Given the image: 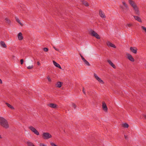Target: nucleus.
<instances>
[{"instance_id": "f257e3e1", "label": "nucleus", "mask_w": 146, "mask_h": 146, "mask_svg": "<svg viewBox=\"0 0 146 146\" xmlns=\"http://www.w3.org/2000/svg\"><path fill=\"white\" fill-rule=\"evenodd\" d=\"M0 125L6 129L9 127V125L7 121L2 117H0Z\"/></svg>"}, {"instance_id": "f03ea898", "label": "nucleus", "mask_w": 146, "mask_h": 146, "mask_svg": "<svg viewBox=\"0 0 146 146\" xmlns=\"http://www.w3.org/2000/svg\"><path fill=\"white\" fill-rule=\"evenodd\" d=\"M122 3L123 5H120V8L122 12H123V13H125L129 10L128 6L125 1H123Z\"/></svg>"}, {"instance_id": "7ed1b4c3", "label": "nucleus", "mask_w": 146, "mask_h": 146, "mask_svg": "<svg viewBox=\"0 0 146 146\" xmlns=\"http://www.w3.org/2000/svg\"><path fill=\"white\" fill-rule=\"evenodd\" d=\"M42 137L45 139H47L52 137V135L48 132H44L42 134Z\"/></svg>"}, {"instance_id": "20e7f679", "label": "nucleus", "mask_w": 146, "mask_h": 146, "mask_svg": "<svg viewBox=\"0 0 146 146\" xmlns=\"http://www.w3.org/2000/svg\"><path fill=\"white\" fill-rule=\"evenodd\" d=\"M90 35L92 36H94L98 39H100V36L94 31L91 30Z\"/></svg>"}, {"instance_id": "39448f33", "label": "nucleus", "mask_w": 146, "mask_h": 146, "mask_svg": "<svg viewBox=\"0 0 146 146\" xmlns=\"http://www.w3.org/2000/svg\"><path fill=\"white\" fill-rule=\"evenodd\" d=\"M29 129H30L32 132L37 135H39V133L37 130L34 127L32 126H29Z\"/></svg>"}, {"instance_id": "423d86ee", "label": "nucleus", "mask_w": 146, "mask_h": 146, "mask_svg": "<svg viewBox=\"0 0 146 146\" xmlns=\"http://www.w3.org/2000/svg\"><path fill=\"white\" fill-rule=\"evenodd\" d=\"M94 76L96 79L100 83L103 84L104 83V81L102 80L97 75L95 74H94Z\"/></svg>"}, {"instance_id": "0eeeda50", "label": "nucleus", "mask_w": 146, "mask_h": 146, "mask_svg": "<svg viewBox=\"0 0 146 146\" xmlns=\"http://www.w3.org/2000/svg\"><path fill=\"white\" fill-rule=\"evenodd\" d=\"M133 10L135 13V14L137 15H140V12L139 11V8L137 5L133 7Z\"/></svg>"}, {"instance_id": "6e6552de", "label": "nucleus", "mask_w": 146, "mask_h": 146, "mask_svg": "<svg viewBox=\"0 0 146 146\" xmlns=\"http://www.w3.org/2000/svg\"><path fill=\"white\" fill-rule=\"evenodd\" d=\"M99 15L102 18H105L106 16L104 12L101 9H100L99 11Z\"/></svg>"}, {"instance_id": "1a4fd4ad", "label": "nucleus", "mask_w": 146, "mask_h": 146, "mask_svg": "<svg viewBox=\"0 0 146 146\" xmlns=\"http://www.w3.org/2000/svg\"><path fill=\"white\" fill-rule=\"evenodd\" d=\"M127 56V58L131 62H134V59L133 57L131 55L127 53L126 54Z\"/></svg>"}, {"instance_id": "9d476101", "label": "nucleus", "mask_w": 146, "mask_h": 146, "mask_svg": "<svg viewBox=\"0 0 146 146\" xmlns=\"http://www.w3.org/2000/svg\"><path fill=\"white\" fill-rule=\"evenodd\" d=\"M106 44L109 47H112L115 48H116V46L110 42L108 41L106 42Z\"/></svg>"}, {"instance_id": "9b49d317", "label": "nucleus", "mask_w": 146, "mask_h": 146, "mask_svg": "<svg viewBox=\"0 0 146 146\" xmlns=\"http://www.w3.org/2000/svg\"><path fill=\"white\" fill-rule=\"evenodd\" d=\"M129 3L132 7L137 5L135 2L132 0H129Z\"/></svg>"}, {"instance_id": "f8f14e48", "label": "nucleus", "mask_w": 146, "mask_h": 146, "mask_svg": "<svg viewBox=\"0 0 146 146\" xmlns=\"http://www.w3.org/2000/svg\"><path fill=\"white\" fill-rule=\"evenodd\" d=\"M130 50L133 53L136 54L137 53V49L135 47H131L130 48Z\"/></svg>"}, {"instance_id": "ddd939ff", "label": "nucleus", "mask_w": 146, "mask_h": 146, "mask_svg": "<svg viewBox=\"0 0 146 146\" xmlns=\"http://www.w3.org/2000/svg\"><path fill=\"white\" fill-rule=\"evenodd\" d=\"M102 108L103 110L105 112H107L108 110V108L106 104L104 102H103L102 103Z\"/></svg>"}, {"instance_id": "4468645a", "label": "nucleus", "mask_w": 146, "mask_h": 146, "mask_svg": "<svg viewBox=\"0 0 146 146\" xmlns=\"http://www.w3.org/2000/svg\"><path fill=\"white\" fill-rule=\"evenodd\" d=\"M48 106L52 108H56L57 106V105L55 104H49L48 105Z\"/></svg>"}, {"instance_id": "2eb2a0df", "label": "nucleus", "mask_w": 146, "mask_h": 146, "mask_svg": "<svg viewBox=\"0 0 146 146\" xmlns=\"http://www.w3.org/2000/svg\"><path fill=\"white\" fill-rule=\"evenodd\" d=\"M108 62L109 63V64L114 68H115L116 66L115 65L112 63V62L109 60H107Z\"/></svg>"}, {"instance_id": "dca6fc26", "label": "nucleus", "mask_w": 146, "mask_h": 146, "mask_svg": "<svg viewBox=\"0 0 146 146\" xmlns=\"http://www.w3.org/2000/svg\"><path fill=\"white\" fill-rule=\"evenodd\" d=\"M133 17L135 20L140 23L142 22V21L141 19L139 17L136 16H133Z\"/></svg>"}, {"instance_id": "f3484780", "label": "nucleus", "mask_w": 146, "mask_h": 146, "mask_svg": "<svg viewBox=\"0 0 146 146\" xmlns=\"http://www.w3.org/2000/svg\"><path fill=\"white\" fill-rule=\"evenodd\" d=\"M5 22L7 24L10 25L11 24V22L10 20L7 18H5Z\"/></svg>"}, {"instance_id": "a211bd4d", "label": "nucleus", "mask_w": 146, "mask_h": 146, "mask_svg": "<svg viewBox=\"0 0 146 146\" xmlns=\"http://www.w3.org/2000/svg\"><path fill=\"white\" fill-rule=\"evenodd\" d=\"M53 64L54 66H55L56 67L59 68L60 69H61V67L60 66V65L58 63H57L55 61L53 60Z\"/></svg>"}, {"instance_id": "6ab92c4d", "label": "nucleus", "mask_w": 146, "mask_h": 146, "mask_svg": "<svg viewBox=\"0 0 146 146\" xmlns=\"http://www.w3.org/2000/svg\"><path fill=\"white\" fill-rule=\"evenodd\" d=\"M18 37L19 40H22L23 39V37L22 36V34L20 32L18 33Z\"/></svg>"}, {"instance_id": "aec40b11", "label": "nucleus", "mask_w": 146, "mask_h": 146, "mask_svg": "<svg viewBox=\"0 0 146 146\" xmlns=\"http://www.w3.org/2000/svg\"><path fill=\"white\" fill-rule=\"evenodd\" d=\"M0 44L2 47L4 48H6L7 47V46L5 42L4 41H1L0 42Z\"/></svg>"}, {"instance_id": "412c9836", "label": "nucleus", "mask_w": 146, "mask_h": 146, "mask_svg": "<svg viewBox=\"0 0 146 146\" xmlns=\"http://www.w3.org/2000/svg\"><path fill=\"white\" fill-rule=\"evenodd\" d=\"M15 19L16 21L21 26H23V25L21 22L20 20L17 17H15Z\"/></svg>"}, {"instance_id": "4be33fe9", "label": "nucleus", "mask_w": 146, "mask_h": 146, "mask_svg": "<svg viewBox=\"0 0 146 146\" xmlns=\"http://www.w3.org/2000/svg\"><path fill=\"white\" fill-rule=\"evenodd\" d=\"M62 83L60 82H58L56 84V86L58 88H60L62 86Z\"/></svg>"}, {"instance_id": "5701e85b", "label": "nucleus", "mask_w": 146, "mask_h": 146, "mask_svg": "<svg viewBox=\"0 0 146 146\" xmlns=\"http://www.w3.org/2000/svg\"><path fill=\"white\" fill-rule=\"evenodd\" d=\"M26 143L28 146H35L33 143L30 141H27Z\"/></svg>"}, {"instance_id": "b1692460", "label": "nucleus", "mask_w": 146, "mask_h": 146, "mask_svg": "<svg viewBox=\"0 0 146 146\" xmlns=\"http://www.w3.org/2000/svg\"><path fill=\"white\" fill-rule=\"evenodd\" d=\"M6 104L7 106L8 107L10 108H11L12 109H14V107L12 106L10 104H9V103H6Z\"/></svg>"}, {"instance_id": "393cba45", "label": "nucleus", "mask_w": 146, "mask_h": 146, "mask_svg": "<svg viewBox=\"0 0 146 146\" xmlns=\"http://www.w3.org/2000/svg\"><path fill=\"white\" fill-rule=\"evenodd\" d=\"M122 126L124 128H127L129 127V125L127 123H125L122 124Z\"/></svg>"}, {"instance_id": "a878e982", "label": "nucleus", "mask_w": 146, "mask_h": 146, "mask_svg": "<svg viewBox=\"0 0 146 146\" xmlns=\"http://www.w3.org/2000/svg\"><path fill=\"white\" fill-rule=\"evenodd\" d=\"M83 61L84 62L85 64L86 65L88 66H90V64L85 59L84 60H83Z\"/></svg>"}, {"instance_id": "bb28decb", "label": "nucleus", "mask_w": 146, "mask_h": 146, "mask_svg": "<svg viewBox=\"0 0 146 146\" xmlns=\"http://www.w3.org/2000/svg\"><path fill=\"white\" fill-rule=\"evenodd\" d=\"M83 4L85 6H86L87 7L89 6L88 3L86 1H83Z\"/></svg>"}, {"instance_id": "cd10ccee", "label": "nucleus", "mask_w": 146, "mask_h": 146, "mask_svg": "<svg viewBox=\"0 0 146 146\" xmlns=\"http://www.w3.org/2000/svg\"><path fill=\"white\" fill-rule=\"evenodd\" d=\"M47 79L49 82H51L52 81L51 79L50 78L49 76H48L47 77Z\"/></svg>"}, {"instance_id": "c85d7f7f", "label": "nucleus", "mask_w": 146, "mask_h": 146, "mask_svg": "<svg viewBox=\"0 0 146 146\" xmlns=\"http://www.w3.org/2000/svg\"><path fill=\"white\" fill-rule=\"evenodd\" d=\"M141 28L146 33V27H145L141 26Z\"/></svg>"}, {"instance_id": "c756f323", "label": "nucleus", "mask_w": 146, "mask_h": 146, "mask_svg": "<svg viewBox=\"0 0 146 146\" xmlns=\"http://www.w3.org/2000/svg\"><path fill=\"white\" fill-rule=\"evenodd\" d=\"M43 50L45 52H47L48 51V49L47 48H43Z\"/></svg>"}, {"instance_id": "7c9ffc66", "label": "nucleus", "mask_w": 146, "mask_h": 146, "mask_svg": "<svg viewBox=\"0 0 146 146\" xmlns=\"http://www.w3.org/2000/svg\"><path fill=\"white\" fill-rule=\"evenodd\" d=\"M33 68V66H29L27 67V68L28 69H32Z\"/></svg>"}, {"instance_id": "2f4dec72", "label": "nucleus", "mask_w": 146, "mask_h": 146, "mask_svg": "<svg viewBox=\"0 0 146 146\" xmlns=\"http://www.w3.org/2000/svg\"><path fill=\"white\" fill-rule=\"evenodd\" d=\"M72 107L76 109V104L74 103H72Z\"/></svg>"}, {"instance_id": "473e14b6", "label": "nucleus", "mask_w": 146, "mask_h": 146, "mask_svg": "<svg viewBox=\"0 0 146 146\" xmlns=\"http://www.w3.org/2000/svg\"><path fill=\"white\" fill-rule=\"evenodd\" d=\"M133 25L132 24H128L127 25V26H128L129 27H132Z\"/></svg>"}, {"instance_id": "72a5a7b5", "label": "nucleus", "mask_w": 146, "mask_h": 146, "mask_svg": "<svg viewBox=\"0 0 146 146\" xmlns=\"http://www.w3.org/2000/svg\"><path fill=\"white\" fill-rule=\"evenodd\" d=\"M82 91H83V93H84L85 94H86V92H85V90H84V87H83V90H82Z\"/></svg>"}, {"instance_id": "f704fd0d", "label": "nucleus", "mask_w": 146, "mask_h": 146, "mask_svg": "<svg viewBox=\"0 0 146 146\" xmlns=\"http://www.w3.org/2000/svg\"><path fill=\"white\" fill-rule=\"evenodd\" d=\"M23 59H21L20 60L21 64H22L23 63Z\"/></svg>"}, {"instance_id": "c9c22d12", "label": "nucleus", "mask_w": 146, "mask_h": 146, "mask_svg": "<svg viewBox=\"0 0 146 146\" xmlns=\"http://www.w3.org/2000/svg\"><path fill=\"white\" fill-rule=\"evenodd\" d=\"M54 48L56 51H59V50L58 49L56 48L55 46H53Z\"/></svg>"}, {"instance_id": "e433bc0d", "label": "nucleus", "mask_w": 146, "mask_h": 146, "mask_svg": "<svg viewBox=\"0 0 146 146\" xmlns=\"http://www.w3.org/2000/svg\"><path fill=\"white\" fill-rule=\"evenodd\" d=\"M80 56H81V57L82 60H83L85 59L83 57V56H82L81 55H80Z\"/></svg>"}, {"instance_id": "4c0bfd02", "label": "nucleus", "mask_w": 146, "mask_h": 146, "mask_svg": "<svg viewBox=\"0 0 146 146\" xmlns=\"http://www.w3.org/2000/svg\"><path fill=\"white\" fill-rule=\"evenodd\" d=\"M40 146H46L43 143H40Z\"/></svg>"}, {"instance_id": "58836bf2", "label": "nucleus", "mask_w": 146, "mask_h": 146, "mask_svg": "<svg viewBox=\"0 0 146 146\" xmlns=\"http://www.w3.org/2000/svg\"><path fill=\"white\" fill-rule=\"evenodd\" d=\"M37 64L38 65H40V62L39 61L37 62Z\"/></svg>"}, {"instance_id": "ea45409f", "label": "nucleus", "mask_w": 146, "mask_h": 146, "mask_svg": "<svg viewBox=\"0 0 146 146\" xmlns=\"http://www.w3.org/2000/svg\"><path fill=\"white\" fill-rule=\"evenodd\" d=\"M2 81L1 79L0 78V84H2Z\"/></svg>"}, {"instance_id": "a19ab883", "label": "nucleus", "mask_w": 146, "mask_h": 146, "mask_svg": "<svg viewBox=\"0 0 146 146\" xmlns=\"http://www.w3.org/2000/svg\"><path fill=\"white\" fill-rule=\"evenodd\" d=\"M124 137H125V139H127V136L126 135H124Z\"/></svg>"}, {"instance_id": "79ce46f5", "label": "nucleus", "mask_w": 146, "mask_h": 146, "mask_svg": "<svg viewBox=\"0 0 146 146\" xmlns=\"http://www.w3.org/2000/svg\"><path fill=\"white\" fill-rule=\"evenodd\" d=\"M1 138V136L0 135V139Z\"/></svg>"}, {"instance_id": "37998d69", "label": "nucleus", "mask_w": 146, "mask_h": 146, "mask_svg": "<svg viewBox=\"0 0 146 146\" xmlns=\"http://www.w3.org/2000/svg\"><path fill=\"white\" fill-rule=\"evenodd\" d=\"M145 117L146 118V115L145 116Z\"/></svg>"}]
</instances>
